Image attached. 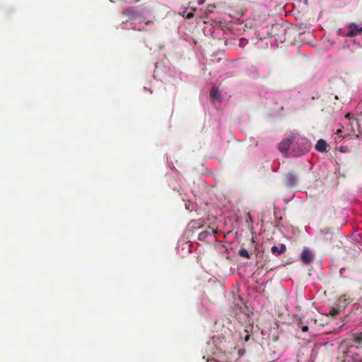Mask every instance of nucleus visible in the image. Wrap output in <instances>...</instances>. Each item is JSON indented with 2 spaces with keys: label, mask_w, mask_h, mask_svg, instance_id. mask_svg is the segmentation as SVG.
I'll return each instance as SVG.
<instances>
[{
  "label": "nucleus",
  "mask_w": 362,
  "mask_h": 362,
  "mask_svg": "<svg viewBox=\"0 0 362 362\" xmlns=\"http://www.w3.org/2000/svg\"><path fill=\"white\" fill-rule=\"evenodd\" d=\"M139 30H146V29L144 28H138Z\"/></svg>",
  "instance_id": "obj_16"
},
{
  "label": "nucleus",
  "mask_w": 362,
  "mask_h": 362,
  "mask_svg": "<svg viewBox=\"0 0 362 362\" xmlns=\"http://www.w3.org/2000/svg\"><path fill=\"white\" fill-rule=\"evenodd\" d=\"M193 16H194L193 13H189L187 15L186 18L189 19V18H192Z\"/></svg>",
  "instance_id": "obj_13"
},
{
  "label": "nucleus",
  "mask_w": 362,
  "mask_h": 362,
  "mask_svg": "<svg viewBox=\"0 0 362 362\" xmlns=\"http://www.w3.org/2000/svg\"><path fill=\"white\" fill-rule=\"evenodd\" d=\"M250 335H249V334H247V335L245 336V340L246 341H247L250 339Z\"/></svg>",
  "instance_id": "obj_15"
},
{
  "label": "nucleus",
  "mask_w": 362,
  "mask_h": 362,
  "mask_svg": "<svg viewBox=\"0 0 362 362\" xmlns=\"http://www.w3.org/2000/svg\"><path fill=\"white\" fill-rule=\"evenodd\" d=\"M291 144V139H284L279 144V150L281 152H286L289 148Z\"/></svg>",
  "instance_id": "obj_7"
},
{
  "label": "nucleus",
  "mask_w": 362,
  "mask_h": 362,
  "mask_svg": "<svg viewBox=\"0 0 362 362\" xmlns=\"http://www.w3.org/2000/svg\"><path fill=\"white\" fill-rule=\"evenodd\" d=\"M238 254L240 256H241L243 257H245L246 259H250V255L249 252H247V250H245L244 248H241L239 250Z\"/></svg>",
  "instance_id": "obj_11"
},
{
  "label": "nucleus",
  "mask_w": 362,
  "mask_h": 362,
  "mask_svg": "<svg viewBox=\"0 0 362 362\" xmlns=\"http://www.w3.org/2000/svg\"><path fill=\"white\" fill-rule=\"evenodd\" d=\"M353 340L356 343L362 342V333L361 332H356L352 334Z\"/></svg>",
  "instance_id": "obj_10"
},
{
  "label": "nucleus",
  "mask_w": 362,
  "mask_h": 362,
  "mask_svg": "<svg viewBox=\"0 0 362 362\" xmlns=\"http://www.w3.org/2000/svg\"><path fill=\"white\" fill-rule=\"evenodd\" d=\"M314 259L313 252L308 248H304L301 253V261L305 264H310Z\"/></svg>",
  "instance_id": "obj_4"
},
{
  "label": "nucleus",
  "mask_w": 362,
  "mask_h": 362,
  "mask_svg": "<svg viewBox=\"0 0 362 362\" xmlns=\"http://www.w3.org/2000/svg\"><path fill=\"white\" fill-rule=\"evenodd\" d=\"M349 31L346 33V36L352 37L358 34L362 33V26H358L354 23H351L348 25Z\"/></svg>",
  "instance_id": "obj_2"
},
{
  "label": "nucleus",
  "mask_w": 362,
  "mask_h": 362,
  "mask_svg": "<svg viewBox=\"0 0 362 362\" xmlns=\"http://www.w3.org/2000/svg\"><path fill=\"white\" fill-rule=\"evenodd\" d=\"M286 250L284 244H281L279 247L277 246H273L271 248L272 252L275 255H279L283 254Z\"/></svg>",
  "instance_id": "obj_6"
},
{
  "label": "nucleus",
  "mask_w": 362,
  "mask_h": 362,
  "mask_svg": "<svg viewBox=\"0 0 362 362\" xmlns=\"http://www.w3.org/2000/svg\"><path fill=\"white\" fill-rule=\"evenodd\" d=\"M210 96L212 99L214 100H217L219 101L221 100V93L218 88L216 87H212L210 91Z\"/></svg>",
  "instance_id": "obj_8"
},
{
  "label": "nucleus",
  "mask_w": 362,
  "mask_h": 362,
  "mask_svg": "<svg viewBox=\"0 0 362 362\" xmlns=\"http://www.w3.org/2000/svg\"><path fill=\"white\" fill-rule=\"evenodd\" d=\"M284 182L288 187H295L298 185V179L294 173H288L285 175Z\"/></svg>",
  "instance_id": "obj_3"
},
{
  "label": "nucleus",
  "mask_w": 362,
  "mask_h": 362,
  "mask_svg": "<svg viewBox=\"0 0 362 362\" xmlns=\"http://www.w3.org/2000/svg\"><path fill=\"white\" fill-rule=\"evenodd\" d=\"M122 15L125 21H136L141 18V14L135 9L134 7H128L123 10Z\"/></svg>",
  "instance_id": "obj_1"
},
{
  "label": "nucleus",
  "mask_w": 362,
  "mask_h": 362,
  "mask_svg": "<svg viewBox=\"0 0 362 362\" xmlns=\"http://www.w3.org/2000/svg\"><path fill=\"white\" fill-rule=\"evenodd\" d=\"M327 148V144L323 139H320L317 141L315 149L319 152H326Z\"/></svg>",
  "instance_id": "obj_5"
},
{
  "label": "nucleus",
  "mask_w": 362,
  "mask_h": 362,
  "mask_svg": "<svg viewBox=\"0 0 362 362\" xmlns=\"http://www.w3.org/2000/svg\"><path fill=\"white\" fill-rule=\"evenodd\" d=\"M151 23V21H148L147 22H146V23H145V24H146V25H147V24H148V23Z\"/></svg>",
  "instance_id": "obj_17"
},
{
  "label": "nucleus",
  "mask_w": 362,
  "mask_h": 362,
  "mask_svg": "<svg viewBox=\"0 0 362 362\" xmlns=\"http://www.w3.org/2000/svg\"><path fill=\"white\" fill-rule=\"evenodd\" d=\"M302 330H303V332H306V331H308V326H304V327H303Z\"/></svg>",
  "instance_id": "obj_14"
},
{
  "label": "nucleus",
  "mask_w": 362,
  "mask_h": 362,
  "mask_svg": "<svg viewBox=\"0 0 362 362\" xmlns=\"http://www.w3.org/2000/svg\"><path fill=\"white\" fill-rule=\"evenodd\" d=\"M215 233H216L215 230L213 228L209 227V228L206 230L203 231L199 233V239L203 240V239L206 238L208 235H214Z\"/></svg>",
  "instance_id": "obj_9"
},
{
  "label": "nucleus",
  "mask_w": 362,
  "mask_h": 362,
  "mask_svg": "<svg viewBox=\"0 0 362 362\" xmlns=\"http://www.w3.org/2000/svg\"><path fill=\"white\" fill-rule=\"evenodd\" d=\"M329 314L332 315V316H337L339 314V309H337V308H332L330 311H329Z\"/></svg>",
  "instance_id": "obj_12"
}]
</instances>
